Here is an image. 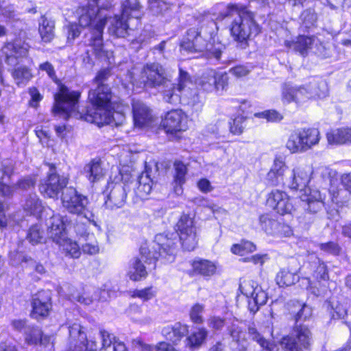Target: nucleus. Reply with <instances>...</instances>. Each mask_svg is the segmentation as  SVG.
Returning <instances> with one entry per match:
<instances>
[{"label": "nucleus", "mask_w": 351, "mask_h": 351, "mask_svg": "<svg viewBox=\"0 0 351 351\" xmlns=\"http://www.w3.org/2000/svg\"><path fill=\"white\" fill-rule=\"evenodd\" d=\"M289 173L290 172L288 169H282L281 171H278V173H274V178H267V180L273 186H277L280 184L285 185L286 177H288Z\"/></svg>", "instance_id": "obj_56"}, {"label": "nucleus", "mask_w": 351, "mask_h": 351, "mask_svg": "<svg viewBox=\"0 0 351 351\" xmlns=\"http://www.w3.org/2000/svg\"><path fill=\"white\" fill-rule=\"evenodd\" d=\"M256 245L249 241H241L240 243L234 244L231 247V252L239 256H244L256 251Z\"/></svg>", "instance_id": "obj_45"}, {"label": "nucleus", "mask_w": 351, "mask_h": 351, "mask_svg": "<svg viewBox=\"0 0 351 351\" xmlns=\"http://www.w3.org/2000/svg\"><path fill=\"white\" fill-rule=\"evenodd\" d=\"M61 201L62 206L69 213L77 215H84L90 223L97 226L96 222L93 219H90L92 214H90V216L88 217L86 213L88 210V198L79 193L74 187H67L62 191Z\"/></svg>", "instance_id": "obj_7"}, {"label": "nucleus", "mask_w": 351, "mask_h": 351, "mask_svg": "<svg viewBox=\"0 0 351 351\" xmlns=\"http://www.w3.org/2000/svg\"><path fill=\"white\" fill-rule=\"evenodd\" d=\"M248 336L254 341H256L264 351H274L275 345L270 341L266 339L258 330L253 326L248 327Z\"/></svg>", "instance_id": "obj_35"}, {"label": "nucleus", "mask_w": 351, "mask_h": 351, "mask_svg": "<svg viewBox=\"0 0 351 351\" xmlns=\"http://www.w3.org/2000/svg\"><path fill=\"white\" fill-rule=\"evenodd\" d=\"M132 346L136 351H153L154 350L153 346L144 343L140 338L133 339Z\"/></svg>", "instance_id": "obj_64"}, {"label": "nucleus", "mask_w": 351, "mask_h": 351, "mask_svg": "<svg viewBox=\"0 0 351 351\" xmlns=\"http://www.w3.org/2000/svg\"><path fill=\"white\" fill-rule=\"evenodd\" d=\"M313 258L315 259V264H318L315 271V278L319 280H327L328 278V274L326 265L323 262H320L317 257L313 256Z\"/></svg>", "instance_id": "obj_54"}, {"label": "nucleus", "mask_w": 351, "mask_h": 351, "mask_svg": "<svg viewBox=\"0 0 351 351\" xmlns=\"http://www.w3.org/2000/svg\"><path fill=\"white\" fill-rule=\"evenodd\" d=\"M313 342V335L306 325L295 324L290 335L283 337L280 346L283 351H304L308 350Z\"/></svg>", "instance_id": "obj_5"}, {"label": "nucleus", "mask_w": 351, "mask_h": 351, "mask_svg": "<svg viewBox=\"0 0 351 351\" xmlns=\"http://www.w3.org/2000/svg\"><path fill=\"white\" fill-rule=\"evenodd\" d=\"M23 208L29 214L37 215L42 213L44 207L42 201L38 195L35 193H32L26 198Z\"/></svg>", "instance_id": "obj_36"}, {"label": "nucleus", "mask_w": 351, "mask_h": 351, "mask_svg": "<svg viewBox=\"0 0 351 351\" xmlns=\"http://www.w3.org/2000/svg\"><path fill=\"white\" fill-rule=\"evenodd\" d=\"M99 335L101 339L102 348L110 347L111 344H114V341L117 339L113 334L104 330L100 331Z\"/></svg>", "instance_id": "obj_62"}, {"label": "nucleus", "mask_w": 351, "mask_h": 351, "mask_svg": "<svg viewBox=\"0 0 351 351\" xmlns=\"http://www.w3.org/2000/svg\"><path fill=\"white\" fill-rule=\"evenodd\" d=\"M128 275L130 278L134 281L140 280L141 278L147 276V272L141 260L136 258L134 261Z\"/></svg>", "instance_id": "obj_43"}, {"label": "nucleus", "mask_w": 351, "mask_h": 351, "mask_svg": "<svg viewBox=\"0 0 351 351\" xmlns=\"http://www.w3.org/2000/svg\"><path fill=\"white\" fill-rule=\"evenodd\" d=\"M75 231L82 237H86L89 238L90 241L82 243V251L88 254H95L99 252V247L96 241H93L94 235L86 232V230L81 231L80 226L77 225L75 227Z\"/></svg>", "instance_id": "obj_39"}, {"label": "nucleus", "mask_w": 351, "mask_h": 351, "mask_svg": "<svg viewBox=\"0 0 351 351\" xmlns=\"http://www.w3.org/2000/svg\"><path fill=\"white\" fill-rule=\"evenodd\" d=\"M112 93L110 88L106 84H99L95 89L88 93V99L94 106H110Z\"/></svg>", "instance_id": "obj_19"}, {"label": "nucleus", "mask_w": 351, "mask_h": 351, "mask_svg": "<svg viewBox=\"0 0 351 351\" xmlns=\"http://www.w3.org/2000/svg\"><path fill=\"white\" fill-rule=\"evenodd\" d=\"M293 205L287 193L285 197L279 203V204L274 209L278 213L284 215L285 214L291 213L293 210Z\"/></svg>", "instance_id": "obj_51"}, {"label": "nucleus", "mask_w": 351, "mask_h": 351, "mask_svg": "<svg viewBox=\"0 0 351 351\" xmlns=\"http://www.w3.org/2000/svg\"><path fill=\"white\" fill-rule=\"evenodd\" d=\"M208 334L205 328H197L186 337V346L191 350L199 348L206 341Z\"/></svg>", "instance_id": "obj_30"}, {"label": "nucleus", "mask_w": 351, "mask_h": 351, "mask_svg": "<svg viewBox=\"0 0 351 351\" xmlns=\"http://www.w3.org/2000/svg\"><path fill=\"white\" fill-rule=\"evenodd\" d=\"M153 181L147 171L143 172L135 183L134 192L140 199L145 198L152 189Z\"/></svg>", "instance_id": "obj_29"}, {"label": "nucleus", "mask_w": 351, "mask_h": 351, "mask_svg": "<svg viewBox=\"0 0 351 351\" xmlns=\"http://www.w3.org/2000/svg\"><path fill=\"white\" fill-rule=\"evenodd\" d=\"M226 324V319L219 316H212L208 319V326L214 330H221Z\"/></svg>", "instance_id": "obj_59"}, {"label": "nucleus", "mask_w": 351, "mask_h": 351, "mask_svg": "<svg viewBox=\"0 0 351 351\" xmlns=\"http://www.w3.org/2000/svg\"><path fill=\"white\" fill-rule=\"evenodd\" d=\"M295 268H283L276 275V281L279 287H284L293 285L298 280V273L300 269L298 262L293 261L291 263Z\"/></svg>", "instance_id": "obj_24"}, {"label": "nucleus", "mask_w": 351, "mask_h": 351, "mask_svg": "<svg viewBox=\"0 0 351 351\" xmlns=\"http://www.w3.org/2000/svg\"><path fill=\"white\" fill-rule=\"evenodd\" d=\"M83 173L91 183L99 182L105 175L101 161L97 158L91 160L84 166Z\"/></svg>", "instance_id": "obj_26"}, {"label": "nucleus", "mask_w": 351, "mask_h": 351, "mask_svg": "<svg viewBox=\"0 0 351 351\" xmlns=\"http://www.w3.org/2000/svg\"><path fill=\"white\" fill-rule=\"evenodd\" d=\"M316 44V40L313 36H300L296 40L293 42L291 47L302 56H306L312 46Z\"/></svg>", "instance_id": "obj_31"}, {"label": "nucleus", "mask_w": 351, "mask_h": 351, "mask_svg": "<svg viewBox=\"0 0 351 351\" xmlns=\"http://www.w3.org/2000/svg\"><path fill=\"white\" fill-rule=\"evenodd\" d=\"M300 130H297L290 134L286 147L291 153H302L306 151Z\"/></svg>", "instance_id": "obj_34"}, {"label": "nucleus", "mask_w": 351, "mask_h": 351, "mask_svg": "<svg viewBox=\"0 0 351 351\" xmlns=\"http://www.w3.org/2000/svg\"><path fill=\"white\" fill-rule=\"evenodd\" d=\"M165 88L162 90L163 99L169 104H176L180 100L179 95L177 93L176 84L171 83L169 80V82L162 85Z\"/></svg>", "instance_id": "obj_44"}, {"label": "nucleus", "mask_w": 351, "mask_h": 351, "mask_svg": "<svg viewBox=\"0 0 351 351\" xmlns=\"http://www.w3.org/2000/svg\"><path fill=\"white\" fill-rule=\"evenodd\" d=\"M165 68L159 63H149L144 66L140 82L147 88H157L169 82Z\"/></svg>", "instance_id": "obj_10"}, {"label": "nucleus", "mask_w": 351, "mask_h": 351, "mask_svg": "<svg viewBox=\"0 0 351 351\" xmlns=\"http://www.w3.org/2000/svg\"><path fill=\"white\" fill-rule=\"evenodd\" d=\"M176 175L175 179L176 182L181 185L185 181V175L186 173V166L181 162H176L174 163Z\"/></svg>", "instance_id": "obj_55"}, {"label": "nucleus", "mask_w": 351, "mask_h": 351, "mask_svg": "<svg viewBox=\"0 0 351 351\" xmlns=\"http://www.w3.org/2000/svg\"><path fill=\"white\" fill-rule=\"evenodd\" d=\"M193 269L195 272L207 276L215 274L216 267L212 262L208 260H199L193 262Z\"/></svg>", "instance_id": "obj_40"}, {"label": "nucleus", "mask_w": 351, "mask_h": 351, "mask_svg": "<svg viewBox=\"0 0 351 351\" xmlns=\"http://www.w3.org/2000/svg\"><path fill=\"white\" fill-rule=\"evenodd\" d=\"M68 40L72 41L81 34V29L76 23H69L64 27Z\"/></svg>", "instance_id": "obj_60"}, {"label": "nucleus", "mask_w": 351, "mask_h": 351, "mask_svg": "<svg viewBox=\"0 0 351 351\" xmlns=\"http://www.w3.org/2000/svg\"><path fill=\"white\" fill-rule=\"evenodd\" d=\"M68 180L67 178L60 176L54 170L50 169L47 176L40 180L39 191L47 197L58 198L60 192L66 188Z\"/></svg>", "instance_id": "obj_11"}, {"label": "nucleus", "mask_w": 351, "mask_h": 351, "mask_svg": "<svg viewBox=\"0 0 351 351\" xmlns=\"http://www.w3.org/2000/svg\"><path fill=\"white\" fill-rule=\"evenodd\" d=\"M215 77V90H223L228 86V77L226 73H217L213 71Z\"/></svg>", "instance_id": "obj_53"}, {"label": "nucleus", "mask_w": 351, "mask_h": 351, "mask_svg": "<svg viewBox=\"0 0 351 351\" xmlns=\"http://www.w3.org/2000/svg\"><path fill=\"white\" fill-rule=\"evenodd\" d=\"M306 148L310 149L313 146L317 145L320 139L319 132L315 128L299 129Z\"/></svg>", "instance_id": "obj_37"}, {"label": "nucleus", "mask_w": 351, "mask_h": 351, "mask_svg": "<svg viewBox=\"0 0 351 351\" xmlns=\"http://www.w3.org/2000/svg\"><path fill=\"white\" fill-rule=\"evenodd\" d=\"M56 243L62 248L66 256L74 258L80 257L81 251L78 244L69 239L67 236L63 238L62 242Z\"/></svg>", "instance_id": "obj_38"}, {"label": "nucleus", "mask_w": 351, "mask_h": 351, "mask_svg": "<svg viewBox=\"0 0 351 351\" xmlns=\"http://www.w3.org/2000/svg\"><path fill=\"white\" fill-rule=\"evenodd\" d=\"M189 332L186 324L176 322L173 325L165 326L161 330V334L169 341L176 343L181 340Z\"/></svg>", "instance_id": "obj_25"}, {"label": "nucleus", "mask_w": 351, "mask_h": 351, "mask_svg": "<svg viewBox=\"0 0 351 351\" xmlns=\"http://www.w3.org/2000/svg\"><path fill=\"white\" fill-rule=\"evenodd\" d=\"M259 223L261 228L269 234H279L289 236L292 231L289 226L279 223L277 221L269 217L268 215H262L259 217Z\"/></svg>", "instance_id": "obj_22"}, {"label": "nucleus", "mask_w": 351, "mask_h": 351, "mask_svg": "<svg viewBox=\"0 0 351 351\" xmlns=\"http://www.w3.org/2000/svg\"><path fill=\"white\" fill-rule=\"evenodd\" d=\"M127 192L125 185L117 183L112 185L105 202L106 208L114 210L121 208L125 203Z\"/></svg>", "instance_id": "obj_20"}, {"label": "nucleus", "mask_w": 351, "mask_h": 351, "mask_svg": "<svg viewBox=\"0 0 351 351\" xmlns=\"http://www.w3.org/2000/svg\"><path fill=\"white\" fill-rule=\"evenodd\" d=\"M227 330L232 340L243 347L246 341L245 330L239 324L235 323L228 326Z\"/></svg>", "instance_id": "obj_41"}, {"label": "nucleus", "mask_w": 351, "mask_h": 351, "mask_svg": "<svg viewBox=\"0 0 351 351\" xmlns=\"http://www.w3.org/2000/svg\"><path fill=\"white\" fill-rule=\"evenodd\" d=\"M2 179L3 176H0V194L5 197L12 196L17 188L23 190L31 189L34 186L36 182L33 178L27 177L20 180L16 185L10 186L3 183Z\"/></svg>", "instance_id": "obj_28"}, {"label": "nucleus", "mask_w": 351, "mask_h": 351, "mask_svg": "<svg viewBox=\"0 0 351 351\" xmlns=\"http://www.w3.org/2000/svg\"><path fill=\"white\" fill-rule=\"evenodd\" d=\"M79 97L78 93L71 91L66 86L61 85L59 92L54 95L53 114L64 119H69L77 110Z\"/></svg>", "instance_id": "obj_6"}, {"label": "nucleus", "mask_w": 351, "mask_h": 351, "mask_svg": "<svg viewBox=\"0 0 351 351\" xmlns=\"http://www.w3.org/2000/svg\"><path fill=\"white\" fill-rule=\"evenodd\" d=\"M313 173L312 167L308 165L295 167L286 177L285 186L293 190H302L307 186Z\"/></svg>", "instance_id": "obj_13"}, {"label": "nucleus", "mask_w": 351, "mask_h": 351, "mask_svg": "<svg viewBox=\"0 0 351 351\" xmlns=\"http://www.w3.org/2000/svg\"><path fill=\"white\" fill-rule=\"evenodd\" d=\"M285 192L280 190H274L268 194L267 204L274 209L279 203L285 197Z\"/></svg>", "instance_id": "obj_50"}, {"label": "nucleus", "mask_w": 351, "mask_h": 351, "mask_svg": "<svg viewBox=\"0 0 351 351\" xmlns=\"http://www.w3.org/2000/svg\"><path fill=\"white\" fill-rule=\"evenodd\" d=\"M256 117L265 118L268 121H279L282 119V115L276 110H268L255 114Z\"/></svg>", "instance_id": "obj_63"}, {"label": "nucleus", "mask_w": 351, "mask_h": 351, "mask_svg": "<svg viewBox=\"0 0 351 351\" xmlns=\"http://www.w3.org/2000/svg\"><path fill=\"white\" fill-rule=\"evenodd\" d=\"M125 16L115 15L110 19L109 34L117 38H125L128 35V24Z\"/></svg>", "instance_id": "obj_27"}, {"label": "nucleus", "mask_w": 351, "mask_h": 351, "mask_svg": "<svg viewBox=\"0 0 351 351\" xmlns=\"http://www.w3.org/2000/svg\"><path fill=\"white\" fill-rule=\"evenodd\" d=\"M133 106L134 124L136 127L143 128L148 126L152 121L150 109L141 101H135Z\"/></svg>", "instance_id": "obj_23"}, {"label": "nucleus", "mask_w": 351, "mask_h": 351, "mask_svg": "<svg viewBox=\"0 0 351 351\" xmlns=\"http://www.w3.org/2000/svg\"><path fill=\"white\" fill-rule=\"evenodd\" d=\"M142 247L141 250L142 258L145 262L159 261L162 263H171L175 258L176 244L174 240L163 234H157L152 245V250Z\"/></svg>", "instance_id": "obj_3"}, {"label": "nucleus", "mask_w": 351, "mask_h": 351, "mask_svg": "<svg viewBox=\"0 0 351 351\" xmlns=\"http://www.w3.org/2000/svg\"><path fill=\"white\" fill-rule=\"evenodd\" d=\"M256 283L246 284L244 287L245 294L250 299L249 308L250 311L256 313L261 306L265 304L267 301V294L261 287Z\"/></svg>", "instance_id": "obj_17"}, {"label": "nucleus", "mask_w": 351, "mask_h": 351, "mask_svg": "<svg viewBox=\"0 0 351 351\" xmlns=\"http://www.w3.org/2000/svg\"><path fill=\"white\" fill-rule=\"evenodd\" d=\"M121 7V14L127 19H129V16H131L138 19L142 16V6L138 0H124L122 2Z\"/></svg>", "instance_id": "obj_32"}, {"label": "nucleus", "mask_w": 351, "mask_h": 351, "mask_svg": "<svg viewBox=\"0 0 351 351\" xmlns=\"http://www.w3.org/2000/svg\"><path fill=\"white\" fill-rule=\"evenodd\" d=\"M69 345L68 351H97L99 346L95 341L87 340L82 326L77 322L68 323Z\"/></svg>", "instance_id": "obj_9"}, {"label": "nucleus", "mask_w": 351, "mask_h": 351, "mask_svg": "<svg viewBox=\"0 0 351 351\" xmlns=\"http://www.w3.org/2000/svg\"><path fill=\"white\" fill-rule=\"evenodd\" d=\"M54 21L48 19L45 16L40 18L38 31L43 42H50L54 36Z\"/></svg>", "instance_id": "obj_33"}, {"label": "nucleus", "mask_w": 351, "mask_h": 351, "mask_svg": "<svg viewBox=\"0 0 351 351\" xmlns=\"http://www.w3.org/2000/svg\"><path fill=\"white\" fill-rule=\"evenodd\" d=\"M110 106H95V108L88 111L86 119L87 121L93 123L98 126L106 124H110L116 122V117H123V115L118 112H112L110 109Z\"/></svg>", "instance_id": "obj_15"}, {"label": "nucleus", "mask_w": 351, "mask_h": 351, "mask_svg": "<svg viewBox=\"0 0 351 351\" xmlns=\"http://www.w3.org/2000/svg\"><path fill=\"white\" fill-rule=\"evenodd\" d=\"M180 47L191 53L206 51L208 56L215 58L217 60H220L222 53L220 46L215 47L208 44L206 38H204L198 29L195 27L191 28L187 31L185 38L180 44Z\"/></svg>", "instance_id": "obj_4"}, {"label": "nucleus", "mask_w": 351, "mask_h": 351, "mask_svg": "<svg viewBox=\"0 0 351 351\" xmlns=\"http://www.w3.org/2000/svg\"><path fill=\"white\" fill-rule=\"evenodd\" d=\"M33 317H47L51 308V296L47 291H42L34 295L32 302Z\"/></svg>", "instance_id": "obj_18"}, {"label": "nucleus", "mask_w": 351, "mask_h": 351, "mask_svg": "<svg viewBox=\"0 0 351 351\" xmlns=\"http://www.w3.org/2000/svg\"><path fill=\"white\" fill-rule=\"evenodd\" d=\"M301 28L311 29L316 26L317 16L313 9L305 10L300 15Z\"/></svg>", "instance_id": "obj_42"}, {"label": "nucleus", "mask_w": 351, "mask_h": 351, "mask_svg": "<svg viewBox=\"0 0 351 351\" xmlns=\"http://www.w3.org/2000/svg\"><path fill=\"white\" fill-rule=\"evenodd\" d=\"M312 315V308L306 305L302 304L299 311L295 315V320L296 322L300 321H306Z\"/></svg>", "instance_id": "obj_61"}, {"label": "nucleus", "mask_w": 351, "mask_h": 351, "mask_svg": "<svg viewBox=\"0 0 351 351\" xmlns=\"http://www.w3.org/2000/svg\"><path fill=\"white\" fill-rule=\"evenodd\" d=\"M187 123V116L181 110H173L168 112L161 122L165 132L171 134L186 131L188 128Z\"/></svg>", "instance_id": "obj_14"}, {"label": "nucleus", "mask_w": 351, "mask_h": 351, "mask_svg": "<svg viewBox=\"0 0 351 351\" xmlns=\"http://www.w3.org/2000/svg\"><path fill=\"white\" fill-rule=\"evenodd\" d=\"M12 75L15 80H18L16 82L18 84L23 83V80H28L31 77L29 70L25 67H19L16 69Z\"/></svg>", "instance_id": "obj_57"}, {"label": "nucleus", "mask_w": 351, "mask_h": 351, "mask_svg": "<svg viewBox=\"0 0 351 351\" xmlns=\"http://www.w3.org/2000/svg\"><path fill=\"white\" fill-rule=\"evenodd\" d=\"M300 199L304 203V207L309 213H316L324 207V202L320 192L309 186L300 190Z\"/></svg>", "instance_id": "obj_16"}, {"label": "nucleus", "mask_w": 351, "mask_h": 351, "mask_svg": "<svg viewBox=\"0 0 351 351\" xmlns=\"http://www.w3.org/2000/svg\"><path fill=\"white\" fill-rule=\"evenodd\" d=\"M26 239L32 245L41 243L43 240V232L41 231L40 226L38 224L32 226L28 231Z\"/></svg>", "instance_id": "obj_48"}, {"label": "nucleus", "mask_w": 351, "mask_h": 351, "mask_svg": "<svg viewBox=\"0 0 351 351\" xmlns=\"http://www.w3.org/2000/svg\"><path fill=\"white\" fill-rule=\"evenodd\" d=\"M295 86L285 84L282 87L281 99L284 104L295 102Z\"/></svg>", "instance_id": "obj_49"}, {"label": "nucleus", "mask_w": 351, "mask_h": 351, "mask_svg": "<svg viewBox=\"0 0 351 351\" xmlns=\"http://www.w3.org/2000/svg\"><path fill=\"white\" fill-rule=\"evenodd\" d=\"M219 18H233L230 25V35L238 45L243 49L248 46V40L254 38L261 32L254 14L247 8L237 3H229L219 14Z\"/></svg>", "instance_id": "obj_2"}, {"label": "nucleus", "mask_w": 351, "mask_h": 351, "mask_svg": "<svg viewBox=\"0 0 351 351\" xmlns=\"http://www.w3.org/2000/svg\"><path fill=\"white\" fill-rule=\"evenodd\" d=\"M29 46L27 43H22L21 40H15L14 43H9L5 47V49H12L13 53L10 56L16 57H22L27 55Z\"/></svg>", "instance_id": "obj_47"}, {"label": "nucleus", "mask_w": 351, "mask_h": 351, "mask_svg": "<svg viewBox=\"0 0 351 351\" xmlns=\"http://www.w3.org/2000/svg\"><path fill=\"white\" fill-rule=\"evenodd\" d=\"M177 231L182 247L188 251L193 250L198 243V229L193 216L181 215L177 223Z\"/></svg>", "instance_id": "obj_8"}, {"label": "nucleus", "mask_w": 351, "mask_h": 351, "mask_svg": "<svg viewBox=\"0 0 351 351\" xmlns=\"http://www.w3.org/2000/svg\"><path fill=\"white\" fill-rule=\"evenodd\" d=\"M47 235L55 243L62 241L66 236L65 223L60 215H53L47 222Z\"/></svg>", "instance_id": "obj_21"}, {"label": "nucleus", "mask_w": 351, "mask_h": 351, "mask_svg": "<svg viewBox=\"0 0 351 351\" xmlns=\"http://www.w3.org/2000/svg\"><path fill=\"white\" fill-rule=\"evenodd\" d=\"M204 308V306L200 304H195L192 306L190 312V317L193 322L200 324L203 322L201 314L203 312Z\"/></svg>", "instance_id": "obj_58"}, {"label": "nucleus", "mask_w": 351, "mask_h": 351, "mask_svg": "<svg viewBox=\"0 0 351 351\" xmlns=\"http://www.w3.org/2000/svg\"><path fill=\"white\" fill-rule=\"evenodd\" d=\"M85 5L80 7L76 12L80 27H89L90 38L88 45L95 56L101 58L108 56L103 43L104 29L107 16L103 14L112 7L113 0H86Z\"/></svg>", "instance_id": "obj_1"}, {"label": "nucleus", "mask_w": 351, "mask_h": 351, "mask_svg": "<svg viewBox=\"0 0 351 351\" xmlns=\"http://www.w3.org/2000/svg\"><path fill=\"white\" fill-rule=\"evenodd\" d=\"M326 136L328 142L330 145H340L348 142L346 128L329 132L327 133Z\"/></svg>", "instance_id": "obj_46"}, {"label": "nucleus", "mask_w": 351, "mask_h": 351, "mask_svg": "<svg viewBox=\"0 0 351 351\" xmlns=\"http://www.w3.org/2000/svg\"><path fill=\"white\" fill-rule=\"evenodd\" d=\"M215 77L213 71H210L206 75H204L199 82L201 87L207 92H212L215 90Z\"/></svg>", "instance_id": "obj_52"}, {"label": "nucleus", "mask_w": 351, "mask_h": 351, "mask_svg": "<svg viewBox=\"0 0 351 351\" xmlns=\"http://www.w3.org/2000/svg\"><path fill=\"white\" fill-rule=\"evenodd\" d=\"M295 103L301 104L315 97H324L328 93L326 84L324 81H313L308 84L295 86Z\"/></svg>", "instance_id": "obj_12"}]
</instances>
